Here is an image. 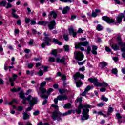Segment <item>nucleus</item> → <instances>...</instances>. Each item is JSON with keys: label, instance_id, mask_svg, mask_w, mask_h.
<instances>
[{"label": "nucleus", "instance_id": "nucleus-36", "mask_svg": "<svg viewBox=\"0 0 125 125\" xmlns=\"http://www.w3.org/2000/svg\"><path fill=\"white\" fill-rule=\"evenodd\" d=\"M5 4H6V1L5 0L1 1L0 3V6H5Z\"/></svg>", "mask_w": 125, "mask_h": 125}, {"label": "nucleus", "instance_id": "nucleus-57", "mask_svg": "<svg viewBox=\"0 0 125 125\" xmlns=\"http://www.w3.org/2000/svg\"><path fill=\"white\" fill-rule=\"evenodd\" d=\"M105 50L107 51V52H111V48H110L109 47H105Z\"/></svg>", "mask_w": 125, "mask_h": 125}, {"label": "nucleus", "instance_id": "nucleus-32", "mask_svg": "<svg viewBox=\"0 0 125 125\" xmlns=\"http://www.w3.org/2000/svg\"><path fill=\"white\" fill-rule=\"evenodd\" d=\"M96 29L98 31H102V30H103V27H102L101 25L99 24L97 26Z\"/></svg>", "mask_w": 125, "mask_h": 125}, {"label": "nucleus", "instance_id": "nucleus-54", "mask_svg": "<svg viewBox=\"0 0 125 125\" xmlns=\"http://www.w3.org/2000/svg\"><path fill=\"white\" fill-rule=\"evenodd\" d=\"M63 39H64L65 41H68V40H69V36L67 35H65L63 36Z\"/></svg>", "mask_w": 125, "mask_h": 125}, {"label": "nucleus", "instance_id": "nucleus-25", "mask_svg": "<svg viewBox=\"0 0 125 125\" xmlns=\"http://www.w3.org/2000/svg\"><path fill=\"white\" fill-rule=\"evenodd\" d=\"M15 12H16V11L15 10V9H12V15L13 17H14V18H18V17L19 16L18 15H16Z\"/></svg>", "mask_w": 125, "mask_h": 125}, {"label": "nucleus", "instance_id": "nucleus-26", "mask_svg": "<svg viewBox=\"0 0 125 125\" xmlns=\"http://www.w3.org/2000/svg\"><path fill=\"white\" fill-rule=\"evenodd\" d=\"M38 25H43V26H46L48 24V21H41L37 23Z\"/></svg>", "mask_w": 125, "mask_h": 125}, {"label": "nucleus", "instance_id": "nucleus-10", "mask_svg": "<svg viewBox=\"0 0 125 125\" xmlns=\"http://www.w3.org/2000/svg\"><path fill=\"white\" fill-rule=\"evenodd\" d=\"M116 120H117L119 124H121L123 121H125V117H122L120 113H117Z\"/></svg>", "mask_w": 125, "mask_h": 125}, {"label": "nucleus", "instance_id": "nucleus-6", "mask_svg": "<svg viewBox=\"0 0 125 125\" xmlns=\"http://www.w3.org/2000/svg\"><path fill=\"white\" fill-rule=\"evenodd\" d=\"M117 41L118 42L119 45L122 47L121 49L122 52H123L122 56L123 58L125 57V43H123L122 42V39H121V37H118L117 39Z\"/></svg>", "mask_w": 125, "mask_h": 125}, {"label": "nucleus", "instance_id": "nucleus-19", "mask_svg": "<svg viewBox=\"0 0 125 125\" xmlns=\"http://www.w3.org/2000/svg\"><path fill=\"white\" fill-rule=\"evenodd\" d=\"M70 8L69 6L64 7L62 11V14H67V13L70 11Z\"/></svg>", "mask_w": 125, "mask_h": 125}, {"label": "nucleus", "instance_id": "nucleus-1", "mask_svg": "<svg viewBox=\"0 0 125 125\" xmlns=\"http://www.w3.org/2000/svg\"><path fill=\"white\" fill-rule=\"evenodd\" d=\"M94 108V106H90L87 104H85L83 105L82 104H80L78 106V108L76 110L77 114H81L82 113V109H83L82 112V117L81 118L82 121H85V120H88L89 116L88 113L89 112V109H92Z\"/></svg>", "mask_w": 125, "mask_h": 125}, {"label": "nucleus", "instance_id": "nucleus-15", "mask_svg": "<svg viewBox=\"0 0 125 125\" xmlns=\"http://www.w3.org/2000/svg\"><path fill=\"white\" fill-rule=\"evenodd\" d=\"M68 59V57L65 56L62 58V59H60L59 58H57L56 62L57 63H64L65 62V60Z\"/></svg>", "mask_w": 125, "mask_h": 125}, {"label": "nucleus", "instance_id": "nucleus-3", "mask_svg": "<svg viewBox=\"0 0 125 125\" xmlns=\"http://www.w3.org/2000/svg\"><path fill=\"white\" fill-rule=\"evenodd\" d=\"M46 84V82H43L41 83L40 88L38 92V95L41 97V98H44L46 99L47 98V96H45L44 94L46 93V89L43 88Z\"/></svg>", "mask_w": 125, "mask_h": 125}, {"label": "nucleus", "instance_id": "nucleus-29", "mask_svg": "<svg viewBox=\"0 0 125 125\" xmlns=\"http://www.w3.org/2000/svg\"><path fill=\"white\" fill-rule=\"evenodd\" d=\"M59 92L60 94H63V93H68V91L67 90L65 89H59Z\"/></svg>", "mask_w": 125, "mask_h": 125}, {"label": "nucleus", "instance_id": "nucleus-27", "mask_svg": "<svg viewBox=\"0 0 125 125\" xmlns=\"http://www.w3.org/2000/svg\"><path fill=\"white\" fill-rule=\"evenodd\" d=\"M53 91V89L52 88H49L47 91H46L47 95H45L46 96H47V98H48L49 95H50V93Z\"/></svg>", "mask_w": 125, "mask_h": 125}, {"label": "nucleus", "instance_id": "nucleus-34", "mask_svg": "<svg viewBox=\"0 0 125 125\" xmlns=\"http://www.w3.org/2000/svg\"><path fill=\"white\" fill-rule=\"evenodd\" d=\"M100 64L101 65L102 68H104V67H106V66L108 65V64H107V62H101Z\"/></svg>", "mask_w": 125, "mask_h": 125}, {"label": "nucleus", "instance_id": "nucleus-21", "mask_svg": "<svg viewBox=\"0 0 125 125\" xmlns=\"http://www.w3.org/2000/svg\"><path fill=\"white\" fill-rule=\"evenodd\" d=\"M111 46V48L113 49V50H119L120 47L117 44H113L112 45H110Z\"/></svg>", "mask_w": 125, "mask_h": 125}, {"label": "nucleus", "instance_id": "nucleus-4", "mask_svg": "<svg viewBox=\"0 0 125 125\" xmlns=\"http://www.w3.org/2000/svg\"><path fill=\"white\" fill-rule=\"evenodd\" d=\"M68 99L67 95H60L58 96L57 99L54 100L55 104H52L51 106L55 108V109H58V106H57V103H58V100L62 101L63 100H67Z\"/></svg>", "mask_w": 125, "mask_h": 125}, {"label": "nucleus", "instance_id": "nucleus-45", "mask_svg": "<svg viewBox=\"0 0 125 125\" xmlns=\"http://www.w3.org/2000/svg\"><path fill=\"white\" fill-rule=\"evenodd\" d=\"M57 52H58L57 50H54L52 51V54H53V55H54V56H56Z\"/></svg>", "mask_w": 125, "mask_h": 125}, {"label": "nucleus", "instance_id": "nucleus-44", "mask_svg": "<svg viewBox=\"0 0 125 125\" xmlns=\"http://www.w3.org/2000/svg\"><path fill=\"white\" fill-rule=\"evenodd\" d=\"M45 81H46V82L48 83V82H52L53 81V79H52V78H51V77L46 78H45Z\"/></svg>", "mask_w": 125, "mask_h": 125}, {"label": "nucleus", "instance_id": "nucleus-31", "mask_svg": "<svg viewBox=\"0 0 125 125\" xmlns=\"http://www.w3.org/2000/svg\"><path fill=\"white\" fill-rule=\"evenodd\" d=\"M71 104L70 103H67L66 104H65L63 108L64 109H70L71 108Z\"/></svg>", "mask_w": 125, "mask_h": 125}, {"label": "nucleus", "instance_id": "nucleus-5", "mask_svg": "<svg viewBox=\"0 0 125 125\" xmlns=\"http://www.w3.org/2000/svg\"><path fill=\"white\" fill-rule=\"evenodd\" d=\"M88 42L85 41L83 42H80L78 43H75V48H80L81 46H87V54H89L90 53V52L91 51V48L88 46Z\"/></svg>", "mask_w": 125, "mask_h": 125}, {"label": "nucleus", "instance_id": "nucleus-53", "mask_svg": "<svg viewBox=\"0 0 125 125\" xmlns=\"http://www.w3.org/2000/svg\"><path fill=\"white\" fill-rule=\"evenodd\" d=\"M98 15V14L96 13L95 12H92L91 16L92 17H96Z\"/></svg>", "mask_w": 125, "mask_h": 125}, {"label": "nucleus", "instance_id": "nucleus-28", "mask_svg": "<svg viewBox=\"0 0 125 125\" xmlns=\"http://www.w3.org/2000/svg\"><path fill=\"white\" fill-rule=\"evenodd\" d=\"M76 84L77 87H80L81 85L83 84V82H82V80H80L79 81L76 82Z\"/></svg>", "mask_w": 125, "mask_h": 125}, {"label": "nucleus", "instance_id": "nucleus-9", "mask_svg": "<svg viewBox=\"0 0 125 125\" xmlns=\"http://www.w3.org/2000/svg\"><path fill=\"white\" fill-rule=\"evenodd\" d=\"M102 19L105 21V22H107V23H108V24H111V23H114V22H115L114 19L107 16L102 17Z\"/></svg>", "mask_w": 125, "mask_h": 125}, {"label": "nucleus", "instance_id": "nucleus-43", "mask_svg": "<svg viewBox=\"0 0 125 125\" xmlns=\"http://www.w3.org/2000/svg\"><path fill=\"white\" fill-rule=\"evenodd\" d=\"M23 109H24V107L21 106H18L17 108V110L19 112H21V111H23Z\"/></svg>", "mask_w": 125, "mask_h": 125}, {"label": "nucleus", "instance_id": "nucleus-40", "mask_svg": "<svg viewBox=\"0 0 125 125\" xmlns=\"http://www.w3.org/2000/svg\"><path fill=\"white\" fill-rule=\"evenodd\" d=\"M112 73L114 75H117L118 74V70H117L116 68L112 69Z\"/></svg>", "mask_w": 125, "mask_h": 125}, {"label": "nucleus", "instance_id": "nucleus-39", "mask_svg": "<svg viewBox=\"0 0 125 125\" xmlns=\"http://www.w3.org/2000/svg\"><path fill=\"white\" fill-rule=\"evenodd\" d=\"M113 111H114V108L113 107H109L108 109V112H107V114H110L111 113H112V112H113Z\"/></svg>", "mask_w": 125, "mask_h": 125}, {"label": "nucleus", "instance_id": "nucleus-13", "mask_svg": "<svg viewBox=\"0 0 125 125\" xmlns=\"http://www.w3.org/2000/svg\"><path fill=\"white\" fill-rule=\"evenodd\" d=\"M78 78H80L83 80L84 79V75L83 74L80 73V72H77L74 76L75 81H76Z\"/></svg>", "mask_w": 125, "mask_h": 125}, {"label": "nucleus", "instance_id": "nucleus-38", "mask_svg": "<svg viewBox=\"0 0 125 125\" xmlns=\"http://www.w3.org/2000/svg\"><path fill=\"white\" fill-rule=\"evenodd\" d=\"M21 89V88H18V89L13 88L11 89L12 92H16V91H19Z\"/></svg>", "mask_w": 125, "mask_h": 125}, {"label": "nucleus", "instance_id": "nucleus-11", "mask_svg": "<svg viewBox=\"0 0 125 125\" xmlns=\"http://www.w3.org/2000/svg\"><path fill=\"white\" fill-rule=\"evenodd\" d=\"M88 81L89 82H90V83H94V85H96V86H98V85L100 86V83L97 81V79H93L90 78L88 79Z\"/></svg>", "mask_w": 125, "mask_h": 125}, {"label": "nucleus", "instance_id": "nucleus-61", "mask_svg": "<svg viewBox=\"0 0 125 125\" xmlns=\"http://www.w3.org/2000/svg\"><path fill=\"white\" fill-rule=\"evenodd\" d=\"M40 114V111H36L33 113L34 116H38V115Z\"/></svg>", "mask_w": 125, "mask_h": 125}, {"label": "nucleus", "instance_id": "nucleus-56", "mask_svg": "<svg viewBox=\"0 0 125 125\" xmlns=\"http://www.w3.org/2000/svg\"><path fill=\"white\" fill-rule=\"evenodd\" d=\"M77 33H79L80 34L83 33V29H82V28H79L78 29V32H77Z\"/></svg>", "mask_w": 125, "mask_h": 125}, {"label": "nucleus", "instance_id": "nucleus-23", "mask_svg": "<svg viewBox=\"0 0 125 125\" xmlns=\"http://www.w3.org/2000/svg\"><path fill=\"white\" fill-rule=\"evenodd\" d=\"M100 86L98 85V86H100V87L104 86V87H105L106 88L109 86V85L107 84V83L105 82H103L102 83H100Z\"/></svg>", "mask_w": 125, "mask_h": 125}, {"label": "nucleus", "instance_id": "nucleus-2", "mask_svg": "<svg viewBox=\"0 0 125 125\" xmlns=\"http://www.w3.org/2000/svg\"><path fill=\"white\" fill-rule=\"evenodd\" d=\"M20 98H21V99H23V104H26L27 100H28V101L29 102V105H30V107H29L26 109V112L31 111V110L33 109V107H34V105L37 104V102H38V99L37 98L32 97L31 95H29L28 97L26 98L25 95L21 92L20 93Z\"/></svg>", "mask_w": 125, "mask_h": 125}, {"label": "nucleus", "instance_id": "nucleus-7", "mask_svg": "<svg viewBox=\"0 0 125 125\" xmlns=\"http://www.w3.org/2000/svg\"><path fill=\"white\" fill-rule=\"evenodd\" d=\"M74 57L78 61H82L83 59V54L81 52H75Z\"/></svg>", "mask_w": 125, "mask_h": 125}, {"label": "nucleus", "instance_id": "nucleus-60", "mask_svg": "<svg viewBox=\"0 0 125 125\" xmlns=\"http://www.w3.org/2000/svg\"><path fill=\"white\" fill-rule=\"evenodd\" d=\"M11 6H12V5H11V4L10 3H8L7 4V6L6 7V8H7V9L10 8V7H11Z\"/></svg>", "mask_w": 125, "mask_h": 125}, {"label": "nucleus", "instance_id": "nucleus-8", "mask_svg": "<svg viewBox=\"0 0 125 125\" xmlns=\"http://www.w3.org/2000/svg\"><path fill=\"white\" fill-rule=\"evenodd\" d=\"M44 35L45 36V38L44 39V41H45V42L48 46H49L50 45V43H49V42H51V39L49 38V35L47 34L46 33H44Z\"/></svg>", "mask_w": 125, "mask_h": 125}, {"label": "nucleus", "instance_id": "nucleus-52", "mask_svg": "<svg viewBox=\"0 0 125 125\" xmlns=\"http://www.w3.org/2000/svg\"><path fill=\"white\" fill-rule=\"evenodd\" d=\"M37 125H50L48 123H44L43 124L42 122H39Z\"/></svg>", "mask_w": 125, "mask_h": 125}, {"label": "nucleus", "instance_id": "nucleus-55", "mask_svg": "<svg viewBox=\"0 0 125 125\" xmlns=\"http://www.w3.org/2000/svg\"><path fill=\"white\" fill-rule=\"evenodd\" d=\"M83 101V98H79L77 99V102H79L80 104H82V102Z\"/></svg>", "mask_w": 125, "mask_h": 125}, {"label": "nucleus", "instance_id": "nucleus-22", "mask_svg": "<svg viewBox=\"0 0 125 125\" xmlns=\"http://www.w3.org/2000/svg\"><path fill=\"white\" fill-rule=\"evenodd\" d=\"M97 46H93L92 47V54H94L95 55H96L97 54Z\"/></svg>", "mask_w": 125, "mask_h": 125}, {"label": "nucleus", "instance_id": "nucleus-24", "mask_svg": "<svg viewBox=\"0 0 125 125\" xmlns=\"http://www.w3.org/2000/svg\"><path fill=\"white\" fill-rule=\"evenodd\" d=\"M53 42H54L56 44H58L59 45H62V42H60L58 40L54 38L53 39Z\"/></svg>", "mask_w": 125, "mask_h": 125}, {"label": "nucleus", "instance_id": "nucleus-59", "mask_svg": "<svg viewBox=\"0 0 125 125\" xmlns=\"http://www.w3.org/2000/svg\"><path fill=\"white\" fill-rule=\"evenodd\" d=\"M98 107H103L104 104L103 103H100L97 104Z\"/></svg>", "mask_w": 125, "mask_h": 125}, {"label": "nucleus", "instance_id": "nucleus-64", "mask_svg": "<svg viewBox=\"0 0 125 125\" xmlns=\"http://www.w3.org/2000/svg\"><path fill=\"white\" fill-rule=\"evenodd\" d=\"M36 21L35 20H32L31 21V25H35Z\"/></svg>", "mask_w": 125, "mask_h": 125}, {"label": "nucleus", "instance_id": "nucleus-42", "mask_svg": "<svg viewBox=\"0 0 125 125\" xmlns=\"http://www.w3.org/2000/svg\"><path fill=\"white\" fill-rule=\"evenodd\" d=\"M64 51H66V52H69V46L68 45H65L64 46Z\"/></svg>", "mask_w": 125, "mask_h": 125}, {"label": "nucleus", "instance_id": "nucleus-14", "mask_svg": "<svg viewBox=\"0 0 125 125\" xmlns=\"http://www.w3.org/2000/svg\"><path fill=\"white\" fill-rule=\"evenodd\" d=\"M16 79H17V75L14 74H13L12 76V78H9V81L11 82V86H14V83H13V82H14V81H15V80H16Z\"/></svg>", "mask_w": 125, "mask_h": 125}, {"label": "nucleus", "instance_id": "nucleus-20", "mask_svg": "<svg viewBox=\"0 0 125 125\" xmlns=\"http://www.w3.org/2000/svg\"><path fill=\"white\" fill-rule=\"evenodd\" d=\"M53 18H56L57 17V14L55 11H51L49 13V19H50V17L52 16Z\"/></svg>", "mask_w": 125, "mask_h": 125}, {"label": "nucleus", "instance_id": "nucleus-62", "mask_svg": "<svg viewBox=\"0 0 125 125\" xmlns=\"http://www.w3.org/2000/svg\"><path fill=\"white\" fill-rule=\"evenodd\" d=\"M113 59L115 62H118L119 61V59L117 57H113Z\"/></svg>", "mask_w": 125, "mask_h": 125}, {"label": "nucleus", "instance_id": "nucleus-41", "mask_svg": "<svg viewBox=\"0 0 125 125\" xmlns=\"http://www.w3.org/2000/svg\"><path fill=\"white\" fill-rule=\"evenodd\" d=\"M61 1L63 2H73L74 0H60Z\"/></svg>", "mask_w": 125, "mask_h": 125}, {"label": "nucleus", "instance_id": "nucleus-35", "mask_svg": "<svg viewBox=\"0 0 125 125\" xmlns=\"http://www.w3.org/2000/svg\"><path fill=\"white\" fill-rule=\"evenodd\" d=\"M98 115H100V116H103L104 118H106L107 117V115L105 114H103V112L101 111H99V112H97Z\"/></svg>", "mask_w": 125, "mask_h": 125}, {"label": "nucleus", "instance_id": "nucleus-37", "mask_svg": "<svg viewBox=\"0 0 125 125\" xmlns=\"http://www.w3.org/2000/svg\"><path fill=\"white\" fill-rule=\"evenodd\" d=\"M72 113V111L69 110L68 112L63 113V116H68L69 115H71Z\"/></svg>", "mask_w": 125, "mask_h": 125}, {"label": "nucleus", "instance_id": "nucleus-17", "mask_svg": "<svg viewBox=\"0 0 125 125\" xmlns=\"http://www.w3.org/2000/svg\"><path fill=\"white\" fill-rule=\"evenodd\" d=\"M56 25V23L55 22V21L53 20L52 21L50 24L48 25L49 30H53L54 29V26Z\"/></svg>", "mask_w": 125, "mask_h": 125}, {"label": "nucleus", "instance_id": "nucleus-63", "mask_svg": "<svg viewBox=\"0 0 125 125\" xmlns=\"http://www.w3.org/2000/svg\"><path fill=\"white\" fill-rule=\"evenodd\" d=\"M48 71V67L47 66H44L43 71L44 72H47Z\"/></svg>", "mask_w": 125, "mask_h": 125}, {"label": "nucleus", "instance_id": "nucleus-48", "mask_svg": "<svg viewBox=\"0 0 125 125\" xmlns=\"http://www.w3.org/2000/svg\"><path fill=\"white\" fill-rule=\"evenodd\" d=\"M91 89V87H90V86H88L85 89V91H86L87 92H88V91H89Z\"/></svg>", "mask_w": 125, "mask_h": 125}, {"label": "nucleus", "instance_id": "nucleus-47", "mask_svg": "<svg viewBox=\"0 0 125 125\" xmlns=\"http://www.w3.org/2000/svg\"><path fill=\"white\" fill-rule=\"evenodd\" d=\"M106 90H107L106 88L104 87V88H102L101 89H100V91H101V92H105V91H106Z\"/></svg>", "mask_w": 125, "mask_h": 125}, {"label": "nucleus", "instance_id": "nucleus-51", "mask_svg": "<svg viewBox=\"0 0 125 125\" xmlns=\"http://www.w3.org/2000/svg\"><path fill=\"white\" fill-rule=\"evenodd\" d=\"M38 75L39 76H42V75H43V72L42 71V69H40L39 71Z\"/></svg>", "mask_w": 125, "mask_h": 125}, {"label": "nucleus", "instance_id": "nucleus-18", "mask_svg": "<svg viewBox=\"0 0 125 125\" xmlns=\"http://www.w3.org/2000/svg\"><path fill=\"white\" fill-rule=\"evenodd\" d=\"M123 18H125V15H124V13L119 14V16L117 18V23H121L123 20Z\"/></svg>", "mask_w": 125, "mask_h": 125}, {"label": "nucleus", "instance_id": "nucleus-33", "mask_svg": "<svg viewBox=\"0 0 125 125\" xmlns=\"http://www.w3.org/2000/svg\"><path fill=\"white\" fill-rule=\"evenodd\" d=\"M101 99V100H103V101H105V102H107V101L109 100V99H108V98H106L104 96H102Z\"/></svg>", "mask_w": 125, "mask_h": 125}, {"label": "nucleus", "instance_id": "nucleus-58", "mask_svg": "<svg viewBox=\"0 0 125 125\" xmlns=\"http://www.w3.org/2000/svg\"><path fill=\"white\" fill-rule=\"evenodd\" d=\"M8 48H9V49H10V50H14V48H13V46L11 45H9L8 46Z\"/></svg>", "mask_w": 125, "mask_h": 125}, {"label": "nucleus", "instance_id": "nucleus-16", "mask_svg": "<svg viewBox=\"0 0 125 125\" xmlns=\"http://www.w3.org/2000/svg\"><path fill=\"white\" fill-rule=\"evenodd\" d=\"M59 115H60V113H59L57 111H55L53 112L52 118L53 119V120H56V119H57V117L59 116Z\"/></svg>", "mask_w": 125, "mask_h": 125}, {"label": "nucleus", "instance_id": "nucleus-46", "mask_svg": "<svg viewBox=\"0 0 125 125\" xmlns=\"http://www.w3.org/2000/svg\"><path fill=\"white\" fill-rule=\"evenodd\" d=\"M30 21H31V20L28 18H25V22L26 23V24H29L30 23Z\"/></svg>", "mask_w": 125, "mask_h": 125}, {"label": "nucleus", "instance_id": "nucleus-49", "mask_svg": "<svg viewBox=\"0 0 125 125\" xmlns=\"http://www.w3.org/2000/svg\"><path fill=\"white\" fill-rule=\"evenodd\" d=\"M27 67L31 69L34 67V64L33 63H29L27 64Z\"/></svg>", "mask_w": 125, "mask_h": 125}, {"label": "nucleus", "instance_id": "nucleus-50", "mask_svg": "<svg viewBox=\"0 0 125 125\" xmlns=\"http://www.w3.org/2000/svg\"><path fill=\"white\" fill-rule=\"evenodd\" d=\"M49 61H50V62H54V61H55V59L53 57H50L49 58Z\"/></svg>", "mask_w": 125, "mask_h": 125}, {"label": "nucleus", "instance_id": "nucleus-30", "mask_svg": "<svg viewBox=\"0 0 125 125\" xmlns=\"http://www.w3.org/2000/svg\"><path fill=\"white\" fill-rule=\"evenodd\" d=\"M29 114H27V113L24 112L23 113V120H27V119H29Z\"/></svg>", "mask_w": 125, "mask_h": 125}, {"label": "nucleus", "instance_id": "nucleus-12", "mask_svg": "<svg viewBox=\"0 0 125 125\" xmlns=\"http://www.w3.org/2000/svg\"><path fill=\"white\" fill-rule=\"evenodd\" d=\"M69 34L73 36V38H75L77 36V32H75V29L73 28V26H70L69 28Z\"/></svg>", "mask_w": 125, "mask_h": 125}]
</instances>
